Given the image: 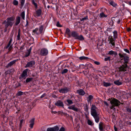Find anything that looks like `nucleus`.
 <instances>
[{"label":"nucleus","instance_id":"nucleus-1","mask_svg":"<svg viewBox=\"0 0 131 131\" xmlns=\"http://www.w3.org/2000/svg\"><path fill=\"white\" fill-rule=\"evenodd\" d=\"M15 18L14 16H12L7 18L6 20L4 21L5 27L7 28L9 26L12 27L14 23V21Z\"/></svg>","mask_w":131,"mask_h":131},{"label":"nucleus","instance_id":"nucleus-2","mask_svg":"<svg viewBox=\"0 0 131 131\" xmlns=\"http://www.w3.org/2000/svg\"><path fill=\"white\" fill-rule=\"evenodd\" d=\"M98 111L97 108L95 105H92L91 110V114L93 117L99 115Z\"/></svg>","mask_w":131,"mask_h":131},{"label":"nucleus","instance_id":"nucleus-3","mask_svg":"<svg viewBox=\"0 0 131 131\" xmlns=\"http://www.w3.org/2000/svg\"><path fill=\"white\" fill-rule=\"evenodd\" d=\"M109 100L110 101V102L111 105H113L115 106H117L119 105L121 103L118 100L115 98L109 99Z\"/></svg>","mask_w":131,"mask_h":131},{"label":"nucleus","instance_id":"nucleus-4","mask_svg":"<svg viewBox=\"0 0 131 131\" xmlns=\"http://www.w3.org/2000/svg\"><path fill=\"white\" fill-rule=\"evenodd\" d=\"M48 50L47 49L43 48L40 51V54L42 56H46L48 54Z\"/></svg>","mask_w":131,"mask_h":131},{"label":"nucleus","instance_id":"nucleus-5","mask_svg":"<svg viewBox=\"0 0 131 131\" xmlns=\"http://www.w3.org/2000/svg\"><path fill=\"white\" fill-rule=\"evenodd\" d=\"M128 69L127 64H123L122 66L118 68V69L120 71H126Z\"/></svg>","mask_w":131,"mask_h":131},{"label":"nucleus","instance_id":"nucleus-6","mask_svg":"<svg viewBox=\"0 0 131 131\" xmlns=\"http://www.w3.org/2000/svg\"><path fill=\"white\" fill-rule=\"evenodd\" d=\"M28 70V69H27L23 71L22 74L21 75V77L19 78L20 79L23 78L25 79H26V77L27 76V72Z\"/></svg>","mask_w":131,"mask_h":131},{"label":"nucleus","instance_id":"nucleus-7","mask_svg":"<svg viewBox=\"0 0 131 131\" xmlns=\"http://www.w3.org/2000/svg\"><path fill=\"white\" fill-rule=\"evenodd\" d=\"M108 41L109 42V44H111L113 46L115 47V41L112 36L108 37Z\"/></svg>","mask_w":131,"mask_h":131},{"label":"nucleus","instance_id":"nucleus-8","mask_svg":"<svg viewBox=\"0 0 131 131\" xmlns=\"http://www.w3.org/2000/svg\"><path fill=\"white\" fill-rule=\"evenodd\" d=\"M59 128L57 126H56L53 127H49L47 129V131H58Z\"/></svg>","mask_w":131,"mask_h":131},{"label":"nucleus","instance_id":"nucleus-9","mask_svg":"<svg viewBox=\"0 0 131 131\" xmlns=\"http://www.w3.org/2000/svg\"><path fill=\"white\" fill-rule=\"evenodd\" d=\"M35 63L34 61H31L28 62L25 67L26 68L31 67L35 64Z\"/></svg>","mask_w":131,"mask_h":131},{"label":"nucleus","instance_id":"nucleus-10","mask_svg":"<svg viewBox=\"0 0 131 131\" xmlns=\"http://www.w3.org/2000/svg\"><path fill=\"white\" fill-rule=\"evenodd\" d=\"M55 105L58 107H62L64 108V105L63 102L60 100H58L55 104Z\"/></svg>","mask_w":131,"mask_h":131},{"label":"nucleus","instance_id":"nucleus-11","mask_svg":"<svg viewBox=\"0 0 131 131\" xmlns=\"http://www.w3.org/2000/svg\"><path fill=\"white\" fill-rule=\"evenodd\" d=\"M68 108L69 109L75 111L77 112L78 111V109L75 107L74 105L70 106Z\"/></svg>","mask_w":131,"mask_h":131},{"label":"nucleus","instance_id":"nucleus-12","mask_svg":"<svg viewBox=\"0 0 131 131\" xmlns=\"http://www.w3.org/2000/svg\"><path fill=\"white\" fill-rule=\"evenodd\" d=\"M69 90V89L68 88L62 89L59 90L60 93H67Z\"/></svg>","mask_w":131,"mask_h":131},{"label":"nucleus","instance_id":"nucleus-13","mask_svg":"<svg viewBox=\"0 0 131 131\" xmlns=\"http://www.w3.org/2000/svg\"><path fill=\"white\" fill-rule=\"evenodd\" d=\"M77 93L81 95H84L85 93V92L82 89H81L77 91Z\"/></svg>","mask_w":131,"mask_h":131},{"label":"nucleus","instance_id":"nucleus-14","mask_svg":"<svg viewBox=\"0 0 131 131\" xmlns=\"http://www.w3.org/2000/svg\"><path fill=\"white\" fill-rule=\"evenodd\" d=\"M69 69H69L70 71L71 70L72 71H74L75 70L76 68L74 65L72 64V65L71 64V66H69Z\"/></svg>","mask_w":131,"mask_h":131},{"label":"nucleus","instance_id":"nucleus-15","mask_svg":"<svg viewBox=\"0 0 131 131\" xmlns=\"http://www.w3.org/2000/svg\"><path fill=\"white\" fill-rule=\"evenodd\" d=\"M35 118H32L30 121V124L29 125V127L31 128H33L34 125V123Z\"/></svg>","mask_w":131,"mask_h":131},{"label":"nucleus","instance_id":"nucleus-16","mask_svg":"<svg viewBox=\"0 0 131 131\" xmlns=\"http://www.w3.org/2000/svg\"><path fill=\"white\" fill-rule=\"evenodd\" d=\"M20 18L19 16H17L16 17V22L15 23V25H18L20 23Z\"/></svg>","mask_w":131,"mask_h":131},{"label":"nucleus","instance_id":"nucleus-17","mask_svg":"<svg viewBox=\"0 0 131 131\" xmlns=\"http://www.w3.org/2000/svg\"><path fill=\"white\" fill-rule=\"evenodd\" d=\"M38 28H35L34 30H33L32 31L33 35H38L40 34L38 31Z\"/></svg>","mask_w":131,"mask_h":131},{"label":"nucleus","instance_id":"nucleus-18","mask_svg":"<svg viewBox=\"0 0 131 131\" xmlns=\"http://www.w3.org/2000/svg\"><path fill=\"white\" fill-rule=\"evenodd\" d=\"M16 61V60H14L12 61L9 63L6 66L7 67H10L13 65L14 63H15Z\"/></svg>","mask_w":131,"mask_h":131},{"label":"nucleus","instance_id":"nucleus-19","mask_svg":"<svg viewBox=\"0 0 131 131\" xmlns=\"http://www.w3.org/2000/svg\"><path fill=\"white\" fill-rule=\"evenodd\" d=\"M71 35L72 36L74 37L76 39L78 34L76 32L73 31L71 32Z\"/></svg>","mask_w":131,"mask_h":131},{"label":"nucleus","instance_id":"nucleus-20","mask_svg":"<svg viewBox=\"0 0 131 131\" xmlns=\"http://www.w3.org/2000/svg\"><path fill=\"white\" fill-rule=\"evenodd\" d=\"M107 16V15L105 14L103 12H102L100 14L99 17L100 18L106 17Z\"/></svg>","mask_w":131,"mask_h":131},{"label":"nucleus","instance_id":"nucleus-21","mask_svg":"<svg viewBox=\"0 0 131 131\" xmlns=\"http://www.w3.org/2000/svg\"><path fill=\"white\" fill-rule=\"evenodd\" d=\"M103 83L104 86L106 87L110 86L112 85L111 83L106 82L105 81L103 82Z\"/></svg>","mask_w":131,"mask_h":131},{"label":"nucleus","instance_id":"nucleus-22","mask_svg":"<svg viewBox=\"0 0 131 131\" xmlns=\"http://www.w3.org/2000/svg\"><path fill=\"white\" fill-rule=\"evenodd\" d=\"M93 96L91 95H89L87 98L88 102H90L93 99Z\"/></svg>","mask_w":131,"mask_h":131},{"label":"nucleus","instance_id":"nucleus-23","mask_svg":"<svg viewBox=\"0 0 131 131\" xmlns=\"http://www.w3.org/2000/svg\"><path fill=\"white\" fill-rule=\"evenodd\" d=\"M37 16L38 17L39 16L41 15V10L40 9H38L36 11Z\"/></svg>","mask_w":131,"mask_h":131},{"label":"nucleus","instance_id":"nucleus-24","mask_svg":"<svg viewBox=\"0 0 131 131\" xmlns=\"http://www.w3.org/2000/svg\"><path fill=\"white\" fill-rule=\"evenodd\" d=\"M43 25H41L40 26L38 31L40 34L42 32L43 30Z\"/></svg>","mask_w":131,"mask_h":131},{"label":"nucleus","instance_id":"nucleus-25","mask_svg":"<svg viewBox=\"0 0 131 131\" xmlns=\"http://www.w3.org/2000/svg\"><path fill=\"white\" fill-rule=\"evenodd\" d=\"M108 54L110 55H113V54L116 55L117 54V53L115 51H113V50H111L108 53Z\"/></svg>","mask_w":131,"mask_h":131},{"label":"nucleus","instance_id":"nucleus-26","mask_svg":"<svg viewBox=\"0 0 131 131\" xmlns=\"http://www.w3.org/2000/svg\"><path fill=\"white\" fill-rule=\"evenodd\" d=\"M76 39L80 40H82L84 39V38L82 35H81L79 36L78 35Z\"/></svg>","mask_w":131,"mask_h":131},{"label":"nucleus","instance_id":"nucleus-27","mask_svg":"<svg viewBox=\"0 0 131 131\" xmlns=\"http://www.w3.org/2000/svg\"><path fill=\"white\" fill-rule=\"evenodd\" d=\"M93 117L95 119V122L97 123H98L99 122V115L95 116Z\"/></svg>","mask_w":131,"mask_h":131},{"label":"nucleus","instance_id":"nucleus-28","mask_svg":"<svg viewBox=\"0 0 131 131\" xmlns=\"http://www.w3.org/2000/svg\"><path fill=\"white\" fill-rule=\"evenodd\" d=\"M114 83L116 85H119L122 84V83L119 81L117 80L114 82Z\"/></svg>","mask_w":131,"mask_h":131},{"label":"nucleus","instance_id":"nucleus-29","mask_svg":"<svg viewBox=\"0 0 131 131\" xmlns=\"http://www.w3.org/2000/svg\"><path fill=\"white\" fill-rule=\"evenodd\" d=\"M123 58L125 62L126 63H127L129 59L128 57L125 56Z\"/></svg>","mask_w":131,"mask_h":131},{"label":"nucleus","instance_id":"nucleus-30","mask_svg":"<svg viewBox=\"0 0 131 131\" xmlns=\"http://www.w3.org/2000/svg\"><path fill=\"white\" fill-rule=\"evenodd\" d=\"M103 124L102 122H100L99 123V128L100 131L103 129Z\"/></svg>","mask_w":131,"mask_h":131},{"label":"nucleus","instance_id":"nucleus-31","mask_svg":"<svg viewBox=\"0 0 131 131\" xmlns=\"http://www.w3.org/2000/svg\"><path fill=\"white\" fill-rule=\"evenodd\" d=\"M20 16L24 20L25 19V12L24 11L23 12L20 14Z\"/></svg>","mask_w":131,"mask_h":131},{"label":"nucleus","instance_id":"nucleus-32","mask_svg":"<svg viewBox=\"0 0 131 131\" xmlns=\"http://www.w3.org/2000/svg\"><path fill=\"white\" fill-rule=\"evenodd\" d=\"M79 58L80 60H82L88 59V58L87 57L82 56L79 57Z\"/></svg>","mask_w":131,"mask_h":131},{"label":"nucleus","instance_id":"nucleus-33","mask_svg":"<svg viewBox=\"0 0 131 131\" xmlns=\"http://www.w3.org/2000/svg\"><path fill=\"white\" fill-rule=\"evenodd\" d=\"M87 123L88 124L91 126H93L94 125V123L92 122V121L89 119H88L87 121Z\"/></svg>","mask_w":131,"mask_h":131},{"label":"nucleus","instance_id":"nucleus-34","mask_svg":"<svg viewBox=\"0 0 131 131\" xmlns=\"http://www.w3.org/2000/svg\"><path fill=\"white\" fill-rule=\"evenodd\" d=\"M86 66L88 68H93V66L90 63H88L86 64Z\"/></svg>","mask_w":131,"mask_h":131},{"label":"nucleus","instance_id":"nucleus-35","mask_svg":"<svg viewBox=\"0 0 131 131\" xmlns=\"http://www.w3.org/2000/svg\"><path fill=\"white\" fill-rule=\"evenodd\" d=\"M12 42V39H11L10 41H9L8 43V44L6 46V48L7 49L10 46H12V45H11V43Z\"/></svg>","mask_w":131,"mask_h":131},{"label":"nucleus","instance_id":"nucleus-36","mask_svg":"<svg viewBox=\"0 0 131 131\" xmlns=\"http://www.w3.org/2000/svg\"><path fill=\"white\" fill-rule=\"evenodd\" d=\"M113 33L114 34V38H116L117 37V32L116 31H114L113 32Z\"/></svg>","mask_w":131,"mask_h":131},{"label":"nucleus","instance_id":"nucleus-37","mask_svg":"<svg viewBox=\"0 0 131 131\" xmlns=\"http://www.w3.org/2000/svg\"><path fill=\"white\" fill-rule=\"evenodd\" d=\"M110 4L113 6L115 7L117 6V4L111 1L110 3Z\"/></svg>","mask_w":131,"mask_h":131},{"label":"nucleus","instance_id":"nucleus-38","mask_svg":"<svg viewBox=\"0 0 131 131\" xmlns=\"http://www.w3.org/2000/svg\"><path fill=\"white\" fill-rule=\"evenodd\" d=\"M13 4L15 5H17L18 4V2L16 0H14L13 2Z\"/></svg>","mask_w":131,"mask_h":131},{"label":"nucleus","instance_id":"nucleus-39","mask_svg":"<svg viewBox=\"0 0 131 131\" xmlns=\"http://www.w3.org/2000/svg\"><path fill=\"white\" fill-rule=\"evenodd\" d=\"M32 78H27L26 80V82L27 83H28L31 81L32 80Z\"/></svg>","mask_w":131,"mask_h":131},{"label":"nucleus","instance_id":"nucleus-40","mask_svg":"<svg viewBox=\"0 0 131 131\" xmlns=\"http://www.w3.org/2000/svg\"><path fill=\"white\" fill-rule=\"evenodd\" d=\"M23 94V92L21 91H19L16 94V95L18 96H20L22 95Z\"/></svg>","mask_w":131,"mask_h":131},{"label":"nucleus","instance_id":"nucleus-41","mask_svg":"<svg viewBox=\"0 0 131 131\" xmlns=\"http://www.w3.org/2000/svg\"><path fill=\"white\" fill-rule=\"evenodd\" d=\"M67 101L68 103V104L69 105L72 104L73 103V102L71 100H67Z\"/></svg>","mask_w":131,"mask_h":131},{"label":"nucleus","instance_id":"nucleus-42","mask_svg":"<svg viewBox=\"0 0 131 131\" xmlns=\"http://www.w3.org/2000/svg\"><path fill=\"white\" fill-rule=\"evenodd\" d=\"M68 70L67 69H64L61 72L62 74H63L64 73H67L68 71Z\"/></svg>","mask_w":131,"mask_h":131},{"label":"nucleus","instance_id":"nucleus-43","mask_svg":"<svg viewBox=\"0 0 131 131\" xmlns=\"http://www.w3.org/2000/svg\"><path fill=\"white\" fill-rule=\"evenodd\" d=\"M119 56L120 57V58H124V56H125V54H121V53H119L118 54Z\"/></svg>","mask_w":131,"mask_h":131},{"label":"nucleus","instance_id":"nucleus-44","mask_svg":"<svg viewBox=\"0 0 131 131\" xmlns=\"http://www.w3.org/2000/svg\"><path fill=\"white\" fill-rule=\"evenodd\" d=\"M23 120H21L20 121V122L19 123V127L20 128H21L22 126V123L23 122Z\"/></svg>","mask_w":131,"mask_h":131},{"label":"nucleus","instance_id":"nucleus-45","mask_svg":"<svg viewBox=\"0 0 131 131\" xmlns=\"http://www.w3.org/2000/svg\"><path fill=\"white\" fill-rule=\"evenodd\" d=\"M30 52L27 51V52H26V54L25 56V57H28L30 54Z\"/></svg>","mask_w":131,"mask_h":131},{"label":"nucleus","instance_id":"nucleus-46","mask_svg":"<svg viewBox=\"0 0 131 131\" xmlns=\"http://www.w3.org/2000/svg\"><path fill=\"white\" fill-rule=\"evenodd\" d=\"M20 31L19 30L18 32V35L17 36V39L19 40L20 39Z\"/></svg>","mask_w":131,"mask_h":131},{"label":"nucleus","instance_id":"nucleus-47","mask_svg":"<svg viewBox=\"0 0 131 131\" xmlns=\"http://www.w3.org/2000/svg\"><path fill=\"white\" fill-rule=\"evenodd\" d=\"M88 19V16H86L85 17L82 18L81 19V21L84 20H86V19Z\"/></svg>","mask_w":131,"mask_h":131},{"label":"nucleus","instance_id":"nucleus-48","mask_svg":"<svg viewBox=\"0 0 131 131\" xmlns=\"http://www.w3.org/2000/svg\"><path fill=\"white\" fill-rule=\"evenodd\" d=\"M61 114L62 115H63L65 116H66L67 117L69 116V115L67 114V113H65L64 112H61Z\"/></svg>","mask_w":131,"mask_h":131},{"label":"nucleus","instance_id":"nucleus-49","mask_svg":"<svg viewBox=\"0 0 131 131\" xmlns=\"http://www.w3.org/2000/svg\"><path fill=\"white\" fill-rule=\"evenodd\" d=\"M21 4L22 6H23L24 3L25 1L24 0H21Z\"/></svg>","mask_w":131,"mask_h":131},{"label":"nucleus","instance_id":"nucleus-50","mask_svg":"<svg viewBox=\"0 0 131 131\" xmlns=\"http://www.w3.org/2000/svg\"><path fill=\"white\" fill-rule=\"evenodd\" d=\"M65 131V129L63 127H62L60 129L59 131Z\"/></svg>","mask_w":131,"mask_h":131},{"label":"nucleus","instance_id":"nucleus-51","mask_svg":"<svg viewBox=\"0 0 131 131\" xmlns=\"http://www.w3.org/2000/svg\"><path fill=\"white\" fill-rule=\"evenodd\" d=\"M124 50L126 52L128 53H129L130 52L127 49H124Z\"/></svg>","mask_w":131,"mask_h":131},{"label":"nucleus","instance_id":"nucleus-52","mask_svg":"<svg viewBox=\"0 0 131 131\" xmlns=\"http://www.w3.org/2000/svg\"><path fill=\"white\" fill-rule=\"evenodd\" d=\"M94 63L95 64L97 65H100V63L99 62L97 61H95L94 62Z\"/></svg>","mask_w":131,"mask_h":131},{"label":"nucleus","instance_id":"nucleus-53","mask_svg":"<svg viewBox=\"0 0 131 131\" xmlns=\"http://www.w3.org/2000/svg\"><path fill=\"white\" fill-rule=\"evenodd\" d=\"M33 4L34 5L35 8H37V3L35 2L34 3H33Z\"/></svg>","mask_w":131,"mask_h":131},{"label":"nucleus","instance_id":"nucleus-54","mask_svg":"<svg viewBox=\"0 0 131 131\" xmlns=\"http://www.w3.org/2000/svg\"><path fill=\"white\" fill-rule=\"evenodd\" d=\"M57 26L58 27H61V25H60L59 22H58L57 24Z\"/></svg>","mask_w":131,"mask_h":131},{"label":"nucleus","instance_id":"nucleus-55","mask_svg":"<svg viewBox=\"0 0 131 131\" xmlns=\"http://www.w3.org/2000/svg\"><path fill=\"white\" fill-rule=\"evenodd\" d=\"M127 110L129 112H130L131 111V109L129 107H127Z\"/></svg>","mask_w":131,"mask_h":131},{"label":"nucleus","instance_id":"nucleus-56","mask_svg":"<svg viewBox=\"0 0 131 131\" xmlns=\"http://www.w3.org/2000/svg\"><path fill=\"white\" fill-rule=\"evenodd\" d=\"M12 46H10L8 48V50L9 51H10L12 48Z\"/></svg>","mask_w":131,"mask_h":131},{"label":"nucleus","instance_id":"nucleus-57","mask_svg":"<svg viewBox=\"0 0 131 131\" xmlns=\"http://www.w3.org/2000/svg\"><path fill=\"white\" fill-rule=\"evenodd\" d=\"M66 31L67 33H69L70 32V30L69 28H67L66 30Z\"/></svg>","mask_w":131,"mask_h":131},{"label":"nucleus","instance_id":"nucleus-58","mask_svg":"<svg viewBox=\"0 0 131 131\" xmlns=\"http://www.w3.org/2000/svg\"><path fill=\"white\" fill-rule=\"evenodd\" d=\"M109 59H110L109 58H105L104 60L105 61H107Z\"/></svg>","mask_w":131,"mask_h":131},{"label":"nucleus","instance_id":"nucleus-59","mask_svg":"<svg viewBox=\"0 0 131 131\" xmlns=\"http://www.w3.org/2000/svg\"><path fill=\"white\" fill-rule=\"evenodd\" d=\"M112 106L110 108L111 109H113V108H114V107L115 106L114 105H112Z\"/></svg>","mask_w":131,"mask_h":131},{"label":"nucleus","instance_id":"nucleus-60","mask_svg":"<svg viewBox=\"0 0 131 131\" xmlns=\"http://www.w3.org/2000/svg\"><path fill=\"white\" fill-rule=\"evenodd\" d=\"M45 94H43V95H42L41 96V98H42L43 97H44L45 96Z\"/></svg>","mask_w":131,"mask_h":131},{"label":"nucleus","instance_id":"nucleus-61","mask_svg":"<svg viewBox=\"0 0 131 131\" xmlns=\"http://www.w3.org/2000/svg\"><path fill=\"white\" fill-rule=\"evenodd\" d=\"M31 48H30L29 50H27V51H28L30 53L31 51Z\"/></svg>","mask_w":131,"mask_h":131},{"label":"nucleus","instance_id":"nucleus-62","mask_svg":"<svg viewBox=\"0 0 131 131\" xmlns=\"http://www.w3.org/2000/svg\"><path fill=\"white\" fill-rule=\"evenodd\" d=\"M114 129L115 131H117V128L115 126H114Z\"/></svg>","mask_w":131,"mask_h":131},{"label":"nucleus","instance_id":"nucleus-63","mask_svg":"<svg viewBox=\"0 0 131 131\" xmlns=\"http://www.w3.org/2000/svg\"><path fill=\"white\" fill-rule=\"evenodd\" d=\"M127 4L131 6V1L129 2H128Z\"/></svg>","mask_w":131,"mask_h":131},{"label":"nucleus","instance_id":"nucleus-64","mask_svg":"<svg viewBox=\"0 0 131 131\" xmlns=\"http://www.w3.org/2000/svg\"><path fill=\"white\" fill-rule=\"evenodd\" d=\"M104 104L107 106H108V103L106 102H104Z\"/></svg>","mask_w":131,"mask_h":131}]
</instances>
